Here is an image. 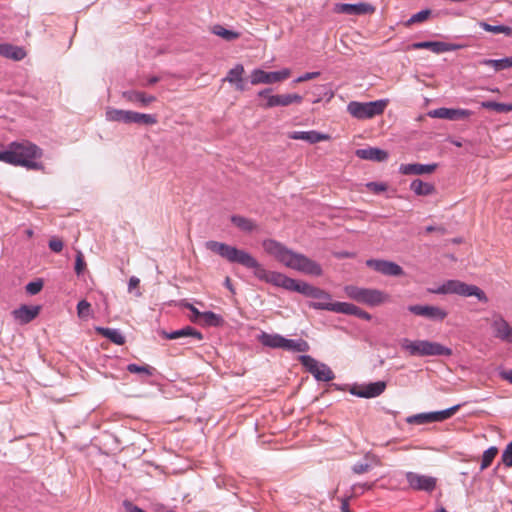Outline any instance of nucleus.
<instances>
[{
  "instance_id": "nucleus-31",
  "label": "nucleus",
  "mask_w": 512,
  "mask_h": 512,
  "mask_svg": "<svg viewBox=\"0 0 512 512\" xmlns=\"http://www.w3.org/2000/svg\"><path fill=\"white\" fill-rule=\"evenodd\" d=\"M283 350L290 352H308L310 350V345L307 341L299 338V339H287L284 340Z\"/></svg>"
},
{
  "instance_id": "nucleus-42",
  "label": "nucleus",
  "mask_w": 512,
  "mask_h": 512,
  "mask_svg": "<svg viewBox=\"0 0 512 512\" xmlns=\"http://www.w3.org/2000/svg\"><path fill=\"white\" fill-rule=\"evenodd\" d=\"M460 407L461 405L457 404L444 410L432 412L434 422H441L452 417L459 410Z\"/></svg>"
},
{
  "instance_id": "nucleus-16",
  "label": "nucleus",
  "mask_w": 512,
  "mask_h": 512,
  "mask_svg": "<svg viewBox=\"0 0 512 512\" xmlns=\"http://www.w3.org/2000/svg\"><path fill=\"white\" fill-rule=\"evenodd\" d=\"M163 336L170 340L183 339L181 344H191L194 341L199 342L203 340L202 333L191 326H185L171 332L164 331Z\"/></svg>"
},
{
  "instance_id": "nucleus-47",
  "label": "nucleus",
  "mask_w": 512,
  "mask_h": 512,
  "mask_svg": "<svg viewBox=\"0 0 512 512\" xmlns=\"http://www.w3.org/2000/svg\"><path fill=\"white\" fill-rule=\"evenodd\" d=\"M90 307H91L90 303L87 302L86 300L79 301L77 304L78 316L80 318L87 317L90 312Z\"/></svg>"
},
{
  "instance_id": "nucleus-52",
  "label": "nucleus",
  "mask_w": 512,
  "mask_h": 512,
  "mask_svg": "<svg viewBox=\"0 0 512 512\" xmlns=\"http://www.w3.org/2000/svg\"><path fill=\"white\" fill-rule=\"evenodd\" d=\"M320 75V72H307L301 76H299L295 82L296 83H301V82H304V81H308V80H311V79H314L316 77H318Z\"/></svg>"
},
{
  "instance_id": "nucleus-13",
  "label": "nucleus",
  "mask_w": 512,
  "mask_h": 512,
  "mask_svg": "<svg viewBox=\"0 0 512 512\" xmlns=\"http://www.w3.org/2000/svg\"><path fill=\"white\" fill-rule=\"evenodd\" d=\"M407 309L416 316H421L435 322L443 321L448 315V312L445 309L433 305L415 304L409 305Z\"/></svg>"
},
{
  "instance_id": "nucleus-56",
  "label": "nucleus",
  "mask_w": 512,
  "mask_h": 512,
  "mask_svg": "<svg viewBox=\"0 0 512 512\" xmlns=\"http://www.w3.org/2000/svg\"><path fill=\"white\" fill-rule=\"evenodd\" d=\"M183 306L191 311V313L194 316L193 320L201 318V314L203 312H200L194 305H192L190 303H185V304H183Z\"/></svg>"
},
{
  "instance_id": "nucleus-26",
  "label": "nucleus",
  "mask_w": 512,
  "mask_h": 512,
  "mask_svg": "<svg viewBox=\"0 0 512 512\" xmlns=\"http://www.w3.org/2000/svg\"><path fill=\"white\" fill-rule=\"evenodd\" d=\"M123 97L132 103H137L142 107L148 106L150 103L154 102L156 98L152 95H147L144 92L141 91H125L123 92Z\"/></svg>"
},
{
  "instance_id": "nucleus-60",
  "label": "nucleus",
  "mask_w": 512,
  "mask_h": 512,
  "mask_svg": "<svg viewBox=\"0 0 512 512\" xmlns=\"http://www.w3.org/2000/svg\"><path fill=\"white\" fill-rule=\"evenodd\" d=\"M501 378L509 381L512 384V369L507 371H502L500 373Z\"/></svg>"
},
{
  "instance_id": "nucleus-35",
  "label": "nucleus",
  "mask_w": 512,
  "mask_h": 512,
  "mask_svg": "<svg viewBox=\"0 0 512 512\" xmlns=\"http://www.w3.org/2000/svg\"><path fill=\"white\" fill-rule=\"evenodd\" d=\"M406 422L408 424H416V425H422L426 423H433V413L432 412H424V413H418L411 416H408L406 418Z\"/></svg>"
},
{
  "instance_id": "nucleus-15",
  "label": "nucleus",
  "mask_w": 512,
  "mask_h": 512,
  "mask_svg": "<svg viewBox=\"0 0 512 512\" xmlns=\"http://www.w3.org/2000/svg\"><path fill=\"white\" fill-rule=\"evenodd\" d=\"M366 265L375 270L378 273H381L385 276H402L404 275L403 268L395 262L381 259H368L366 261Z\"/></svg>"
},
{
  "instance_id": "nucleus-49",
  "label": "nucleus",
  "mask_w": 512,
  "mask_h": 512,
  "mask_svg": "<svg viewBox=\"0 0 512 512\" xmlns=\"http://www.w3.org/2000/svg\"><path fill=\"white\" fill-rule=\"evenodd\" d=\"M48 246L51 249V251L55 253H60L63 249V241L60 238L52 237L49 240Z\"/></svg>"
},
{
  "instance_id": "nucleus-10",
  "label": "nucleus",
  "mask_w": 512,
  "mask_h": 512,
  "mask_svg": "<svg viewBox=\"0 0 512 512\" xmlns=\"http://www.w3.org/2000/svg\"><path fill=\"white\" fill-rule=\"evenodd\" d=\"M272 89L266 88L258 92L259 97H264L266 102L261 104L264 109L273 108L277 106H289L291 104H300L303 97L299 94H281V95H270Z\"/></svg>"
},
{
  "instance_id": "nucleus-34",
  "label": "nucleus",
  "mask_w": 512,
  "mask_h": 512,
  "mask_svg": "<svg viewBox=\"0 0 512 512\" xmlns=\"http://www.w3.org/2000/svg\"><path fill=\"white\" fill-rule=\"evenodd\" d=\"M158 119L157 116L154 114H145V113H139L135 112L133 114V123L143 126H152L157 124Z\"/></svg>"
},
{
  "instance_id": "nucleus-55",
  "label": "nucleus",
  "mask_w": 512,
  "mask_h": 512,
  "mask_svg": "<svg viewBox=\"0 0 512 512\" xmlns=\"http://www.w3.org/2000/svg\"><path fill=\"white\" fill-rule=\"evenodd\" d=\"M317 90H319L318 95H322L327 98V100H330L334 93L331 89H329L327 86H319L317 87Z\"/></svg>"
},
{
  "instance_id": "nucleus-28",
  "label": "nucleus",
  "mask_w": 512,
  "mask_h": 512,
  "mask_svg": "<svg viewBox=\"0 0 512 512\" xmlns=\"http://www.w3.org/2000/svg\"><path fill=\"white\" fill-rule=\"evenodd\" d=\"M0 55L8 59L20 61L26 56V52L22 47L4 43L0 44Z\"/></svg>"
},
{
  "instance_id": "nucleus-29",
  "label": "nucleus",
  "mask_w": 512,
  "mask_h": 512,
  "mask_svg": "<svg viewBox=\"0 0 512 512\" xmlns=\"http://www.w3.org/2000/svg\"><path fill=\"white\" fill-rule=\"evenodd\" d=\"M96 331L116 345H123L125 343V337L119 329L96 327Z\"/></svg>"
},
{
  "instance_id": "nucleus-46",
  "label": "nucleus",
  "mask_w": 512,
  "mask_h": 512,
  "mask_svg": "<svg viewBox=\"0 0 512 512\" xmlns=\"http://www.w3.org/2000/svg\"><path fill=\"white\" fill-rule=\"evenodd\" d=\"M370 468L371 465L367 461H359L355 463L351 469L353 473L360 475L368 472Z\"/></svg>"
},
{
  "instance_id": "nucleus-25",
  "label": "nucleus",
  "mask_w": 512,
  "mask_h": 512,
  "mask_svg": "<svg viewBox=\"0 0 512 512\" xmlns=\"http://www.w3.org/2000/svg\"><path fill=\"white\" fill-rule=\"evenodd\" d=\"M335 313H341V314H345V315H354L360 319H363V320H366V321H370L372 316L364 311L363 309L359 308L358 306L354 305V304H351V303H347V302H343L342 305H337L336 309H335Z\"/></svg>"
},
{
  "instance_id": "nucleus-17",
  "label": "nucleus",
  "mask_w": 512,
  "mask_h": 512,
  "mask_svg": "<svg viewBox=\"0 0 512 512\" xmlns=\"http://www.w3.org/2000/svg\"><path fill=\"white\" fill-rule=\"evenodd\" d=\"M473 115V111L461 108H437L429 112L432 118L447 119L451 121L464 120Z\"/></svg>"
},
{
  "instance_id": "nucleus-37",
  "label": "nucleus",
  "mask_w": 512,
  "mask_h": 512,
  "mask_svg": "<svg viewBox=\"0 0 512 512\" xmlns=\"http://www.w3.org/2000/svg\"><path fill=\"white\" fill-rule=\"evenodd\" d=\"M212 33L223 38L226 41H233L239 38L240 34L238 32L229 30L224 28L222 25H215L212 28Z\"/></svg>"
},
{
  "instance_id": "nucleus-19",
  "label": "nucleus",
  "mask_w": 512,
  "mask_h": 512,
  "mask_svg": "<svg viewBox=\"0 0 512 512\" xmlns=\"http://www.w3.org/2000/svg\"><path fill=\"white\" fill-rule=\"evenodd\" d=\"M335 12L347 15H365L374 12V7L368 3H337L334 8Z\"/></svg>"
},
{
  "instance_id": "nucleus-27",
  "label": "nucleus",
  "mask_w": 512,
  "mask_h": 512,
  "mask_svg": "<svg viewBox=\"0 0 512 512\" xmlns=\"http://www.w3.org/2000/svg\"><path fill=\"white\" fill-rule=\"evenodd\" d=\"M259 342L266 347L273 349H283L285 337L280 334H269L262 332L258 336Z\"/></svg>"
},
{
  "instance_id": "nucleus-44",
  "label": "nucleus",
  "mask_w": 512,
  "mask_h": 512,
  "mask_svg": "<svg viewBox=\"0 0 512 512\" xmlns=\"http://www.w3.org/2000/svg\"><path fill=\"white\" fill-rule=\"evenodd\" d=\"M432 11L430 9H424V10H421L419 12H417L416 14H413L406 22H405V26L406 27H409L415 23H420V22H424L425 20H427L429 18V16L431 15Z\"/></svg>"
},
{
  "instance_id": "nucleus-61",
  "label": "nucleus",
  "mask_w": 512,
  "mask_h": 512,
  "mask_svg": "<svg viewBox=\"0 0 512 512\" xmlns=\"http://www.w3.org/2000/svg\"><path fill=\"white\" fill-rule=\"evenodd\" d=\"M372 487H373V484H367V483H365V484H357V485H354V486H353V490H354L355 492L357 491V489H362V490H365V489H366V490H369V489H371Z\"/></svg>"
},
{
  "instance_id": "nucleus-54",
  "label": "nucleus",
  "mask_w": 512,
  "mask_h": 512,
  "mask_svg": "<svg viewBox=\"0 0 512 512\" xmlns=\"http://www.w3.org/2000/svg\"><path fill=\"white\" fill-rule=\"evenodd\" d=\"M433 41L416 42L412 44L413 49H429L432 51Z\"/></svg>"
},
{
  "instance_id": "nucleus-2",
  "label": "nucleus",
  "mask_w": 512,
  "mask_h": 512,
  "mask_svg": "<svg viewBox=\"0 0 512 512\" xmlns=\"http://www.w3.org/2000/svg\"><path fill=\"white\" fill-rule=\"evenodd\" d=\"M264 251L287 268L305 275L319 277L323 274L321 265L302 253L295 252L274 239L262 242Z\"/></svg>"
},
{
  "instance_id": "nucleus-64",
  "label": "nucleus",
  "mask_w": 512,
  "mask_h": 512,
  "mask_svg": "<svg viewBox=\"0 0 512 512\" xmlns=\"http://www.w3.org/2000/svg\"><path fill=\"white\" fill-rule=\"evenodd\" d=\"M159 81V78L157 76L150 77L148 79V85H154Z\"/></svg>"
},
{
  "instance_id": "nucleus-14",
  "label": "nucleus",
  "mask_w": 512,
  "mask_h": 512,
  "mask_svg": "<svg viewBox=\"0 0 512 512\" xmlns=\"http://www.w3.org/2000/svg\"><path fill=\"white\" fill-rule=\"evenodd\" d=\"M406 480L409 487L416 491L432 492L436 488L437 479L432 476L418 474L416 472H406Z\"/></svg>"
},
{
  "instance_id": "nucleus-59",
  "label": "nucleus",
  "mask_w": 512,
  "mask_h": 512,
  "mask_svg": "<svg viewBox=\"0 0 512 512\" xmlns=\"http://www.w3.org/2000/svg\"><path fill=\"white\" fill-rule=\"evenodd\" d=\"M231 221L233 224H237V225H240V224H252L250 221H247L245 218L241 217V216H232L231 217Z\"/></svg>"
},
{
  "instance_id": "nucleus-58",
  "label": "nucleus",
  "mask_w": 512,
  "mask_h": 512,
  "mask_svg": "<svg viewBox=\"0 0 512 512\" xmlns=\"http://www.w3.org/2000/svg\"><path fill=\"white\" fill-rule=\"evenodd\" d=\"M140 283V279L136 276H132L130 277L129 279V282H128V290L129 292H131L134 288H136Z\"/></svg>"
},
{
  "instance_id": "nucleus-30",
  "label": "nucleus",
  "mask_w": 512,
  "mask_h": 512,
  "mask_svg": "<svg viewBox=\"0 0 512 512\" xmlns=\"http://www.w3.org/2000/svg\"><path fill=\"white\" fill-rule=\"evenodd\" d=\"M479 65L492 67L496 72L509 69L512 67V57L502 59H482Z\"/></svg>"
},
{
  "instance_id": "nucleus-57",
  "label": "nucleus",
  "mask_w": 512,
  "mask_h": 512,
  "mask_svg": "<svg viewBox=\"0 0 512 512\" xmlns=\"http://www.w3.org/2000/svg\"><path fill=\"white\" fill-rule=\"evenodd\" d=\"M334 256L336 258H338V259L354 258L355 257V253L354 252H349V251H339V252H335Z\"/></svg>"
},
{
  "instance_id": "nucleus-1",
  "label": "nucleus",
  "mask_w": 512,
  "mask_h": 512,
  "mask_svg": "<svg viewBox=\"0 0 512 512\" xmlns=\"http://www.w3.org/2000/svg\"><path fill=\"white\" fill-rule=\"evenodd\" d=\"M206 248L226 259L253 271L256 278L273 286L299 293L304 281H297L281 272L269 271L249 252L218 241L206 242Z\"/></svg>"
},
{
  "instance_id": "nucleus-7",
  "label": "nucleus",
  "mask_w": 512,
  "mask_h": 512,
  "mask_svg": "<svg viewBox=\"0 0 512 512\" xmlns=\"http://www.w3.org/2000/svg\"><path fill=\"white\" fill-rule=\"evenodd\" d=\"M387 99H380L370 102L351 101L347 105V112L358 120L371 119L381 115L388 105Z\"/></svg>"
},
{
  "instance_id": "nucleus-11",
  "label": "nucleus",
  "mask_w": 512,
  "mask_h": 512,
  "mask_svg": "<svg viewBox=\"0 0 512 512\" xmlns=\"http://www.w3.org/2000/svg\"><path fill=\"white\" fill-rule=\"evenodd\" d=\"M291 72L285 68L281 71L266 72L262 69H254L250 75V82L252 85L258 84H273L286 80Z\"/></svg>"
},
{
  "instance_id": "nucleus-40",
  "label": "nucleus",
  "mask_w": 512,
  "mask_h": 512,
  "mask_svg": "<svg viewBox=\"0 0 512 512\" xmlns=\"http://www.w3.org/2000/svg\"><path fill=\"white\" fill-rule=\"evenodd\" d=\"M245 70L242 64L235 65L232 69H230L223 79L224 82H229L230 84H234L239 82L241 78H243Z\"/></svg>"
},
{
  "instance_id": "nucleus-62",
  "label": "nucleus",
  "mask_w": 512,
  "mask_h": 512,
  "mask_svg": "<svg viewBox=\"0 0 512 512\" xmlns=\"http://www.w3.org/2000/svg\"><path fill=\"white\" fill-rule=\"evenodd\" d=\"M341 511L342 512H352L349 507L348 499H343L341 503Z\"/></svg>"
},
{
  "instance_id": "nucleus-4",
  "label": "nucleus",
  "mask_w": 512,
  "mask_h": 512,
  "mask_svg": "<svg viewBox=\"0 0 512 512\" xmlns=\"http://www.w3.org/2000/svg\"><path fill=\"white\" fill-rule=\"evenodd\" d=\"M401 348L412 357L445 356L452 355V349L435 341L429 340H410L403 338L400 340Z\"/></svg>"
},
{
  "instance_id": "nucleus-38",
  "label": "nucleus",
  "mask_w": 512,
  "mask_h": 512,
  "mask_svg": "<svg viewBox=\"0 0 512 512\" xmlns=\"http://www.w3.org/2000/svg\"><path fill=\"white\" fill-rule=\"evenodd\" d=\"M127 371L133 374H139L141 377H150L153 375L154 368L149 365H138L130 363L126 367Z\"/></svg>"
},
{
  "instance_id": "nucleus-24",
  "label": "nucleus",
  "mask_w": 512,
  "mask_h": 512,
  "mask_svg": "<svg viewBox=\"0 0 512 512\" xmlns=\"http://www.w3.org/2000/svg\"><path fill=\"white\" fill-rule=\"evenodd\" d=\"M356 155L360 159L377 161V162H382V161H385L388 159V153L385 150H382V149L376 148V147L358 149L356 151Z\"/></svg>"
},
{
  "instance_id": "nucleus-53",
  "label": "nucleus",
  "mask_w": 512,
  "mask_h": 512,
  "mask_svg": "<svg viewBox=\"0 0 512 512\" xmlns=\"http://www.w3.org/2000/svg\"><path fill=\"white\" fill-rule=\"evenodd\" d=\"M367 187L371 191L376 192V193H379V192H382V191L386 190V185L383 184V183H378V182H370V183L367 184Z\"/></svg>"
},
{
  "instance_id": "nucleus-33",
  "label": "nucleus",
  "mask_w": 512,
  "mask_h": 512,
  "mask_svg": "<svg viewBox=\"0 0 512 512\" xmlns=\"http://www.w3.org/2000/svg\"><path fill=\"white\" fill-rule=\"evenodd\" d=\"M464 48V45L462 44H456V43H447L442 41H433V47L432 52L436 54L449 52V51H456L459 49Z\"/></svg>"
},
{
  "instance_id": "nucleus-48",
  "label": "nucleus",
  "mask_w": 512,
  "mask_h": 512,
  "mask_svg": "<svg viewBox=\"0 0 512 512\" xmlns=\"http://www.w3.org/2000/svg\"><path fill=\"white\" fill-rule=\"evenodd\" d=\"M502 462L507 466H512V441L506 446L502 453Z\"/></svg>"
},
{
  "instance_id": "nucleus-51",
  "label": "nucleus",
  "mask_w": 512,
  "mask_h": 512,
  "mask_svg": "<svg viewBox=\"0 0 512 512\" xmlns=\"http://www.w3.org/2000/svg\"><path fill=\"white\" fill-rule=\"evenodd\" d=\"M123 507L125 508L126 512H146L142 508L138 507L137 505H134L129 500L123 501Z\"/></svg>"
},
{
  "instance_id": "nucleus-50",
  "label": "nucleus",
  "mask_w": 512,
  "mask_h": 512,
  "mask_svg": "<svg viewBox=\"0 0 512 512\" xmlns=\"http://www.w3.org/2000/svg\"><path fill=\"white\" fill-rule=\"evenodd\" d=\"M86 267V263L83 259L81 252L77 254L75 261V272L77 275H81Z\"/></svg>"
},
{
  "instance_id": "nucleus-23",
  "label": "nucleus",
  "mask_w": 512,
  "mask_h": 512,
  "mask_svg": "<svg viewBox=\"0 0 512 512\" xmlns=\"http://www.w3.org/2000/svg\"><path fill=\"white\" fill-rule=\"evenodd\" d=\"M133 114H134V111H130V110L108 108L106 110L105 116H106L107 121L132 124L133 123Z\"/></svg>"
},
{
  "instance_id": "nucleus-63",
  "label": "nucleus",
  "mask_w": 512,
  "mask_h": 512,
  "mask_svg": "<svg viewBox=\"0 0 512 512\" xmlns=\"http://www.w3.org/2000/svg\"><path fill=\"white\" fill-rule=\"evenodd\" d=\"M233 85L235 86V89L238 91H244L246 89L243 78H241L239 82H236Z\"/></svg>"
},
{
  "instance_id": "nucleus-18",
  "label": "nucleus",
  "mask_w": 512,
  "mask_h": 512,
  "mask_svg": "<svg viewBox=\"0 0 512 512\" xmlns=\"http://www.w3.org/2000/svg\"><path fill=\"white\" fill-rule=\"evenodd\" d=\"M491 328L496 338L512 343V327L502 316L497 315L493 318Z\"/></svg>"
},
{
  "instance_id": "nucleus-43",
  "label": "nucleus",
  "mask_w": 512,
  "mask_h": 512,
  "mask_svg": "<svg viewBox=\"0 0 512 512\" xmlns=\"http://www.w3.org/2000/svg\"><path fill=\"white\" fill-rule=\"evenodd\" d=\"M498 453V449L495 446L489 447L487 450L484 451L481 461L480 470L483 471L484 469L488 468L492 461L494 460L495 456Z\"/></svg>"
},
{
  "instance_id": "nucleus-32",
  "label": "nucleus",
  "mask_w": 512,
  "mask_h": 512,
  "mask_svg": "<svg viewBox=\"0 0 512 512\" xmlns=\"http://www.w3.org/2000/svg\"><path fill=\"white\" fill-rule=\"evenodd\" d=\"M410 189L417 195L427 196L433 193L434 186L420 179H415L411 182Z\"/></svg>"
},
{
  "instance_id": "nucleus-5",
  "label": "nucleus",
  "mask_w": 512,
  "mask_h": 512,
  "mask_svg": "<svg viewBox=\"0 0 512 512\" xmlns=\"http://www.w3.org/2000/svg\"><path fill=\"white\" fill-rule=\"evenodd\" d=\"M431 294L447 295L456 294L463 297L475 296L480 302L487 303L488 298L483 290L476 285L466 284L459 280H447L435 288H428Z\"/></svg>"
},
{
  "instance_id": "nucleus-9",
  "label": "nucleus",
  "mask_w": 512,
  "mask_h": 512,
  "mask_svg": "<svg viewBox=\"0 0 512 512\" xmlns=\"http://www.w3.org/2000/svg\"><path fill=\"white\" fill-rule=\"evenodd\" d=\"M298 360L317 381L329 382L335 378L334 372L327 364L317 361L310 355H300Z\"/></svg>"
},
{
  "instance_id": "nucleus-45",
  "label": "nucleus",
  "mask_w": 512,
  "mask_h": 512,
  "mask_svg": "<svg viewBox=\"0 0 512 512\" xmlns=\"http://www.w3.org/2000/svg\"><path fill=\"white\" fill-rule=\"evenodd\" d=\"M43 285H44V282L40 278L36 279L34 281H31L25 287L26 293L29 295H36L42 290Z\"/></svg>"
},
{
  "instance_id": "nucleus-12",
  "label": "nucleus",
  "mask_w": 512,
  "mask_h": 512,
  "mask_svg": "<svg viewBox=\"0 0 512 512\" xmlns=\"http://www.w3.org/2000/svg\"><path fill=\"white\" fill-rule=\"evenodd\" d=\"M386 386L385 381H376L361 385L354 384L349 388V392L353 396L370 399L380 396L385 391Z\"/></svg>"
},
{
  "instance_id": "nucleus-41",
  "label": "nucleus",
  "mask_w": 512,
  "mask_h": 512,
  "mask_svg": "<svg viewBox=\"0 0 512 512\" xmlns=\"http://www.w3.org/2000/svg\"><path fill=\"white\" fill-rule=\"evenodd\" d=\"M203 323L207 326L218 327L223 324V318L212 311H205L201 314Z\"/></svg>"
},
{
  "instance_id": "nucleus-39",
  "label": "nucleus",
  "mask_w": 512,
  "mask_h": 512,
  "mask_svg": "<svg viewBox=\"0 0 512 512\" xmlns=\"http://www.w3.org/2000/svg\"><path fill=\"white\" fill-rule=\"evenodd\" d=\"M479 26L483 30H485L487 32H491V33H494V34L503 33L506 36H512V28L509 27V26H505V25H491V24H488V23L483 22V21L479 23Z\"/></svg>"
},
{
  "instance_id": "nucleus-8",
  "label": "nucleus",
  "mask_w": 512,
  "mask_h": 512,
  "mask_svg": "<svg viewBox=\"0 0 512 512\" xmlns=\"http://www.w3.org/2000/svg\"><path fill=\"white\" fill-rule=\"evenodd\" d=\"M344 292L348 298L372 307L382 304L388 298V295L381 290L362 288L355 285H346Z\"/></svg>"
},
{
  "instance_id": "nucleus-21",
  "label": "nucleus",
  "mask_w": 512,
  "mask_h": 512,
  "mask_svg": "<svg viewBox=\"0 0 512 512\" xmlns=\"http://www.w3.org/2000/svg\"><path fill=\"white\" fill-rule=\"evenodd\" d=\"M436 163L432 164H420V163H410V164H402L399 168V171L403 175H423V174H431L437 168Z\"/></svg>"
},
{
  "instance_id": "nucleus-6",
  "label": "nucleus",
  "mask_w": 512,
  "mask_h": 512,
  "mask_svg": "<svg viewBox=\"0 0 512 512\" xmlns=\"http://www.w3.org/2000/svg\"><path fill=\"white\" fill-rule=\"evenodd\" d=\"M299 293L306 297L318 300L308 303V306L315 310H325L335 313L337 305L343 304V302H333L332 295L329 292L307 282H303Z\"/></svg>"
},
{
  "instance_id": "nucleus-36",
  "label": "nucleus",
  "mask_w": 512,
  "mask_h": 512,
  "mask_svg": "<svg viewBox=\"0 0 512 512\" xmlns=\"http://www.w3.org/2000/svg\"><path fill=\"white\" fill-rule=\"evenodd\" d=\"M481 107L488 110H493L497 113H507L512 111V104L498 103L495 101H483Z\"/></svg>"
},
{
  "instance_id": "nucleus-20",
  "label": "nucleus",
  "mask_w": 512,
  "mask_h": 512,
  "mask_svg": "<svg viewBox=\"0 0 512 512\" xmlns=\"http://www.w3.org/2000/svg\"><path fill=\"white\" fill-rule=\"evenodd\" d=\"M40 309L41 307L38 305H21L19 308L12 311V315L20 324H28L38 316Z\"/></svg>"
},
{
  "instance_id": "nucleus-3",
  "label": "nucleus",
  "mask_w": 512,
  "mask_h": 512,
  "mask_svg": "<svg viewBox=\"0 0 512 512\" xmlns=\"http://www.w3.org/2000/svg\"><path fill=\"white\" fill-rule=\"evenodd\" d=\"M42 156V150L29 141L12 142L6 150L0 151V161L30 170H39L42 164L35 159Z\"/></svg>"
},
{
  "instance_id": "nucleus-22",
  "label": "nucleus",
  "mask_w": 512,
  "mask_h": 512,
  "mask_svg": "<svg viewBox=\"0 0 512 512\" xmlns=\"http://www.w3.org/2000/svg\"><path fill=\"white\" fill-rule=\"evenodd\" d=\"M288 137L293 140H303L309 144H315L329 138L328 135L319 133L315 130L293 131L288 134Z\"/></svg>"
}]
</instances>
